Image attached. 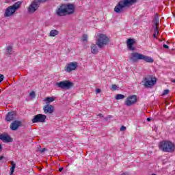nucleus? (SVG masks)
<instances>
[{"label":"nucleus","mask_w":175,"mask_h":175,"mask_svg":"<svg viewBox=\"0 0 175 175\" xmlns=\"http://www.w3.org/2000/svg\"><path fill=\"white\" fill-rule=\"evenodd\" d=\"M167 94H169V90H165L163 92V95H167Z\"/></svg>","instance_id":"26"},{"label":"nucleus","mask_w":175,"mask_h":175,"mask_svg":"<svg viewBox=\"0 0 175 175\" xmlns=\"http://www.w3.org/2000/svg\"><path fill=\"white\" fill-rule=\"evenodd\" d=\"M0 140H2L3 142H8V143H10V142H12V138H10V135H0Z\"/></svg>","instance_id":"18"},{"label":"nucleus","mask_w":175,"mask_h":175,"mask_svg":"<svg viewBox=\"0 0 175 175\" xmlns=\"http://www.w3.org/2000/svg\"><path fill=\"white\" fill-rule=\"evenodd\" d=\"M90 47H91V51L92 54L98 53V46H96V44H92Z\"/></svg>","instance_id":"19"},{"label":"nucleus","mask_w":175,"mask_h":175,"mask_svg":"<svg viewBox=\"0 0 175 175\" xmlns=\"http://www.w3.org/2000/svg\"><path fill=\"white\" fill-rule=\"evenodd\" d=\"M40 4L39 3V1H33L31 2L29 8H27V12L29 14H33V12L36 10H38L39 9V5Z\"/></svg>","instance_id":"11"},{"label":"nucleus","mask_w":175,"mask_h":175,"mask_svg":"<svg viewBox=\"0 0 175 175\" xmlns=\"http://www.w3.org/2000/svg\"><path fill=\"white\" fill-rule=\"evenodd\" d=\"M2 159H3V157L1 156L0 157V161H2Z\"/></svg>","instance_id":"39"},{"label":"nucleus","mask_w":175,"mask_h":175,"mask_svg":"<svg viewBox=\"0 0 175 175\" xmlns=\"http://www.w3.org/2000/svg\"><path fill=\"white\" fill-rule=\"evenodd\" d=\"M154 175H156L155 174Z\"/></svg>","instance_id":"42"},{"label":"nucleus","mask_w":175,"mask_h":175,"mask_svg":"<svg viewBox=\"0 0 175 175\" xmlns=\"http://www.w3.org/2000/svg\"><path fill=\"white\" fill-rule=\"evenodd\" d=\"M109 43V37L103 33H98L96 36V44L99 49H103Z\"/></svg>","instance_id":"5"},{"label":"nucleus","mask_w":175,"mask_h":175,"mask_svg":"<svg viewBox=\"0 0 175 175\" xmlns=\"http://www.w3.org/2000/svg\"><path fill=\"white\" fill-rule=\"evenodd\" d=\"M98 117L103 118V115L102 113L98 114Z\"/></svg>","instance_id":"36"},{"label":"nucleus","mask_w":175,"mask_h":175,"mask_svg":"<svg viewBox=\"0 0 175 175\" xmlns=\"http://www.w3.org/2000/svg\"><path fill=\"white\" fill-rule=\"evenodd\" d=\"M21 8V1H17L14 5L8 7L4 12V17H12Z\"/></svg>","instance_id":"4"},{"label":"nucleus","mask_w":175,"mask_h":175,"mask_svg":"<svg viewBox=\"0 0 175 175\" xmlns=\"http://www.w3.org/2000/svg\"><path fill=\"white\" fill-rule=\"evenodd\" d=\"M55 13L59 17L72 14V13H75V5L73 4H62L57 7Z\"/></svg>","instance_id":"1"},{"label":"nucleus","mask_w":175,"mask_h":175,"mask_svg":"<svg viewBox=\"0 0 175 175\" xmlns=\"http://www.w3.org/2000/svg\"><path fill=\"white\" fill-rule=\"evenodd\" d=\"M57 87L62 90H70L73 87V83L70 81L65 80L56 83Z\"/></svg>","instance_id":"8"},{"label":"nucleus","mask_w":175,"mask_h":175,"mask_svg":"<svg viewBox=\"0 0 175 175\" xmlns=\"http://www.w3.org/2000/svg\"><path fill=\"white\" fill-rule=\"evenodd\" d=\"M150 175H154V174H151Z\"/></svg>","instance_id":"41"},{"label":"nucleus","mask_w":175,"mask_h":175,"mask_svg":"<svg viewBox=\"0 0 175 175\" xmlns=\"http://www.w3.org/2000/svg\"><path fill=\"white\" fill-rule=\"evenodd\" d=\"M46 118L47 116L43 114H37L33 116V119L31 120V122L33 124H38V122L44 123L46 122Z\"/></svg>","instance_id":"9"},{"label":"nucleus","mask_w":175,"mask_h":175,"mask_svg":"<svg viewBox=\"0 0 175 175\" xmlns=\"http://www.w3.org/2000/svg\"><path fill=\"white\" fill-rule=\"evenodd\" d=\"M16 116H17V114L15 111L8 112L7 116H5V120L10 122V121H13V120L16 118Z\"/></svg>","instance_id":"16"},{"label":"nucleus","mask_w":175,"mask_h":175,"mask_svg":"<svg viewBox=\"0 0 175 175\" xmlns=\"http://www.w3.org/2000/svg\"><path fill=\"white\" fill-rule=\"evenodd\" d=\"M3 79H5V76L0 74V83H1V81H3Z\"/></svg>","instance_id":"27"},{"label":"nucleus","mask_w":175,"mask_h":175,"mask_svg":"<svg viewBox=\"0 0 175 175\" xmlns=\"http://www.w3.org/2000/svg\"><path fill=\"white\" fill-rule=\"evenodd\" d=\"M126 129V127H125L124 126H122L121 128H120V131H125Z\"/></svg>","instance_id":"30"},{"label":"nucleus","mask_w":175,"mask_h":175,"mask_svg":"<svg viewBox=\"0 0 175 175\" xmlns=\"http://www.w3.org/2000/svg\"><path fill=\"white\" fill-rule=\"evenodd\" d=\"M44 151H46V148H42L40 150V152H44Z\"/></svg>","instance_id":"33"},{"label":"nucleus","mask_w":175,"mask_h":175,"mask_svg":"<svg viewBox=\"0 0 175 175\" xmlns=\"http://www.w3.org/2000/svg\"><path fill=\"white\" fill-rule=\"evenodd\" d=\"M62 170H64V167H60L59 169V172H62Z\"/></svg>","instance_id":"34"},{"label":"nucleus","mask_w":175,"mask_h":175,"mask_svg":"<svg viewBox=\"0 0 175 175\" xmlns=\"http://www.w3.org/2000/svg\"><path fill=\"white\" fill-rule=\"evenodd\" d=\"M155 83H157V78L154 77V84H155Z\"/></svg>","instance_id":"35"},{"label":"nucleus","mask_w":175,"mask_h":175,"mask_svg":"<svg viewBox=\"0 0 175 175\" xmlns=\"http://www.w3.org/2000/svg\"><path fill=\"white\" fill-rule=\"evenodd\" d=\"M13 48H12L11 46H9L7 47V51L8 53V54H10V53H12V50Z\"/></svg>","instance_id":"25"},{"label":"nucleus","mask_w":175,"mask_h":175,"mask_svg":"<svg viewBox=\"0 0 175 175\" xmlns=\"http://www.w3.org/2000/svg\"><path fill=\"white\" fill-rule=\"evenodd\" d=\"M136 102H137V97H136L135 95H131L126 99L124 105H126V106H132V105H135Z\"/></svg>","instance_id":"12"},{"label":"nucleus","mask_w":175,"mask_h":175,"mask_svg":"<svg viewBox=\"0 0 175 175\" xmlns=\"http://www.w3.org/2000/svg\"><path fill=\"white\" fill-rule=\"evenodd\" d=\"M14 1H16V0H14Z\"/></svg>","instance_id":"43"},{"label":"nucleus","mask_w":175,"mask_h":175,"mask_svg":"<svg viewBox=\"0 0 175 175\" xmlns=\"http://www.w3.org/2000/svg\"><path fill=\"white\" fill-rule=\"evenodd\" d=\"M20 125H21V122L19 121L15 120L14 122L11 123L10 129H12V131H17Z\"/></svg>","instance_id":"17"},{"label":"nucleus","mask_w":175,"mask_h":175,"mask_svg":"<svg viewBox=\"0 0 175 175\" xmlns=\"http://www.w3.org/2000/svg\"><path fill=\"white\" fill-rule=\"evenodd\" d=\"M77 66H79V64L77 62H70L66 65L64 70L65 72H67V73H70V72L76 70V69H77Z\"/></svg>","instance_id":"10"},{"label":"nucleus","mask_w":175,"mask_h":175,"mask_svg":"<svg viewBox=\"0 0 175 175\" xmlns=\"http://www.w3.org/2000/svg\"><path fill=\"white\" fill-rule=\"evenodd\" d=\"M43 110L45 114H53L54 113V106L47 105L44 107Z\"/></svg>","instance_id":"15"},{"label":"nucleus","mask_w":175,"mask_h":175,"mask_svg":"<svg viewBox=\"0 0 175 175\" xmlns=\"http://www.w3.org/2000/svg\"><path fill=\"white\" fill-rule=\"evenodd\" d=\"M135 39L129 38L127 40L126 45L129 50L131 51H134L135 46L133 45L135 44Z\"/></svg>","instance_id":"14"},{"label":"nucleus","mask_w":175,"mask_h":175,"mask_svg":"<svg viewBox=\"0 0 175 175\" xmlns=\"http://www.w3.org/2000/svg\"><path fill=\"white\" fill-rule=\"evenodd\" d=\"M59 33V31H58L57 30L52 29L49 32V36H51V38H54V36H57V35H58Z\"/></svg>","instance_id":"20"},{"label":"nucleus","mask_w":175,"mask_h":175,"mask_svg":"<svg viewBox=\"0 0 175 175\" xmlns=\"http://www.w3.org/2000/svg\"><path fill=\"white\" fill-rule=\"evenodd\" d=\"M96 94H100V89H96Z\"/></svg>","instance_id":"32"},{"label":"nucleus","mask_w":175,"mask_h":175,"mask_svg":"<svg viewBox=\"0 0 175 175\" xmlns=\"http://www.w3.org/2000/svg\"><path fill=\"white\" fill-rule=\"evenodd\" d=\"M29 95L31 98H35V92H30Z\"/></svg>","instance_id":"29"},{"label":"nucleus","mask_w":175,"mask_h":175,"mask_svg":"<svg viewBox=\"0 0 175 175\" xmlns=\"http://www.w3.org/2000/svg\"><path fill=\"white\" fill-rule=\"evenodd\" d=\"M2 151V145L0 144V152Z\"/></svg>","instance_id":"38"},{"label":"nucleus","mask_w":175,"mask_h":175,"mask_svg":"<svg viewBox=\"0 0 175 175\" xmlns=\"http://www.w3.org/2000/svg\"><path fill=\"white\" fill-rule=\"evenodd\" d=\"M117 88H118V87L116 85H112L111 90H113L114 91H116Z\"/></svg>","instance_id":"28"},{"label":"nucleus","mask_w":175,"mask_h":175,"mask_svg":"<svg viewBox=\"0 0 175 175\" xmlns=\"http://www.w3.org/2000/svg\"><path fill=\"white\" fill-rule=\"evenodd\" d=\"M142 84L145 88H152L154 86V77L152 75L146 77L142 81Z\"/></svg>","instance_id":"7"},{"label":"nucleus","mask_w":175,"mask_h":175,"mask_svg":"<svg viewBox=\"0 0 175 175\" xmlns=\"http://www.w3.org/2000/svg\"><path fill=\"white\" fill-rule=\"evenodd\" d=\"M137 0H120L115 6L114 12L116 13H121L125 8H129L134 3H136Z\"/></svg>","instance_id":"2"},{"label":"nucleus","mask_w":175,"mask_h":175,"mask_svg":"<svg viewBox=\"0 0 175 175\" xmlns=\"http://www.w3.org/2000/svg\"><path fill=\"white\" fill-rule=\"evenodd\" d=\"M55 100V98L54 97H47L44 99L46 105H49V103H51V102H54Z\"/></svg>","instance_id":"21"},{"label":"nucleus","mask_w":175,"mask_h":175,"mask_svg":"<svg viewBox=\"0 0 175 175\" xmlns=\"http://www.w3.org/2000/svg\"><path fill=\"white\" fill-rule=\"evenodd\" d=\"M172 83H175V79H173V80L172 81Z\"/></svg>","instance_id":"40"},{"label":"nucleus","mask_w":175,"mask_h":175,"mask_svg":"<svg viewBox=\"0 0 175 175\" xmlns=\"http://www.w3.org/2000/svg\"><path fill=\"white\" fill-rule=\"evenodd\" d=\"M10 163L12 165L10 168V175H12L14 173V169H16V163H14L13 161H10Z\"/></svg>","instance_id":"22"},{"label":"nucleus","mask_w":175,"mask_h":175,"mask_svg":"<svg viewBox=\"0 0 175 175\" xmlns=\"http://www.w3.org/2000/svg\"><path fill=\"white\" fill-rule=\"evenodd\" d=\"M146 121H151V118H148L147 119H146Z\"/></svg>","instance_id":"37"},{"label":"nucleus","mask_w":175,"mask_h":175,"mask_svg":"<svg viewBox=\"0 0 175 175\" xmlns=\"http://www.w3.org/2000/svg\"><path fill=\"white\" fill-rule=\"evenodd\" d=\"M154 24L156 25L154 31V38H157V36L159 33V31L158 30V27L159 26V16H158V14L154 15Z\"/></svg>","instance_id":"13"},{"label":"nucleus","mask_w":175,"mask_h":175,"mask_svg":"<svg viewBox=\"0 0 175 175\" xmlns=\"http://www.w3.org/2000/svg\"><path fill=\"white\" fill-rule=\"evenodd\" d=\"M159 147L163 152H174L175 146L172 142L163 141L159 144Z\"/></svg>","instance_id":"3"},{"label":"nucleus","mask_w":175,"mask_h":175,"mask_svg":"<svg viewBox=\"0 0 175 175\" xmlns=\"http://www.w3.org/2000/svg\"><path fill=\"white\" fill-rule=\"evenodd\" d=\"M125 96L123 94H117L115 97V99H116V100H121L122 99H124Z\"/></svg>","instance_id":"23"},{"label":"nucleus","mask_w":175,"mask_h":175,"mask_svg":"<svg viewBox=\"0 0 175 175\" xmlns=\"http://www.w3.org/2000/svg\"><path fill=\"white\" fill-rule=\"evenodd\" d=\"M131 61L133 62H136L140 59H142L143 61H146V62H153L152 58L150 57L144 55L143 54L139 53H131V56L130 57Z\"/></svg>","instance_id":"6"},{"label":"nucleus","mask_w":175,"mask_h":175,"mask_svg":"<svg viewBox=\"0 0 175 175\" xmlns=\"http://www.w3.org/2000/svg\"><path fill=\"white\" fill-rule=\"evenodd\" d=\"M88 39V36H87V34H84L82 38L83 42H87Z\"/></svg>","instance_id":"24"},{"label":"nucleus","mask_w":175,"mask_h":175,"mask_svg":"<svg viewBox=\"0 0 175 175\" xmlns=\"http://www.w3.org/2000/svg\"><path fill=\"white\" fill-rule=\"evenodd\" d=\"M163 47L164 49H169V46H167V45L165 44H164L163 45Z\"/></svg>","instance_id":"31"}]
</instances>
